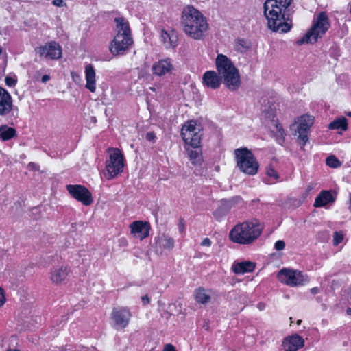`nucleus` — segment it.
<instances>
[{"mask_svg": "<svg viewBox=\"0 0 351 351\" xmlns=\"http://www.w3.org/2000/svg\"><path fill=\"white\" fill-rule=\"evenodd\" d=\"M215 63L217 73L213 71H206L203 76L204 84L215 89L223 82L230 90H237L241 86L240 75L232 61L226 56L218 54Z\"/></svg>", "mask_w": 351, "mask_h": 351, "instance_id": "f257e3e1", "label": "nucleus"}, {"mask_svg": "<svg viewBox=\"0 0 351 351\" xmlns=\"http://www.w3.org/2000/svg\"><path fill=\"white\" fill-rule=\"evenodd\" d=\"M292 0H267L264 3V14L268 27L274 32H287L292 23L291 11L289 8Z\"/></svg>", "mask_w": 351, "mask_h": 351, "instance_id": "f03ea898", "label": "nucleus"}, {"mask_svg": "<svg viewBox=\"0 0 351 351\" xmlns=\"http://www.w3.org/2000/svg\"><path fill=\"white\" fill-rule=\"evenodd\" d=\"M182 23L184 32L195 40L202 38L208 28V25L204 16L191 6L184 9Z\"/></svg>", "mask_w": 351, "mask_h": 351, "instance_id": "7ed1b4c3", "label": "nucleus"}, {"mask_svg": "<svg viewBox=\"0 0 351 351\" xmlns=\"http://www.w3.org/2000/svg\"><path fill=\"white\" fill-rule=\"evenodd\" d=\"M202 126L196 121L191 120L182 126L181 134L184 142L191 145L193 148H198L201 141ZM189 156L193 165H200L202 161L200 149L188 150Z\"/></svg>", "mask_w": 351, "mask_h": 351, "instance_id": "20e7f679", "label": "nucleus"}, {"mask_svg": "<svg viewBox=\"0 0 351 351\" xmlns=\"http://www.w3.org/2000/svg\"><path fill=\"white\" fill-rule=\"evenodd\" d=\"M263 228L259 221L253 219L237 225L230 232L229 237L233 242L249 244L261 235Z\"/></svg>", "mask_w": 351, "mask_h": 351, "instance_id": "39448f33", "label": "nucleus"}, {"mask_svg": "<svg viewBox=\"0 0 351 351\" xmlns=\"http://www.w3.org/2000/svg\"><path fill=\"white\" fill-rule=\"evenodd\" d=\"M117 34L110 46L114 56L123 54L132 44L133 40L128 21L123 17L114 19Z\"/></svg>", "mask_w": 351, "mask_h": 351, "instance_id": "423d86ee", "label": "nucleus"}, {"mask_svg": "<svg viewBox=\"0 0 351 351\" xmlns=\"http://www.w3.org/2000/svg\"><path fill=\"white\" fill-rule=\"evenodd\" d=\"M237 167L245 174L255 175L258 169L259 165L252 152L246 147L239 148L234 150Z\"/></svg>", "mask_w": 351, "mask_h": 351, "instance_id": "0eeeda50", "label": "nucleus"}, {"mask_svg": "<svg viewBox=\"0 0 351 351\" xmlns=\"http://www.w3.org/2000/svg\"><path fill=\"white\" fill-rule=\"evenodd\" d=\"M329 27L330 23L328 16L324 12L319 13L312 27L307 32L302 39L298 41V43H315L318 38L323 36Z\"/></svg>", "mask_w": 351, "mask_h": 351, "instance_id": "6e6552de", "label": "nucleus"}, {"mask_svg": "<svg viewBox=\"0 0 351 351\" xmlns=\"http://www.w3.org/2000/svg\"><path fill=\"white\" fill-rule=\"evenodd\" d=\"M108 153L109 159L106 162V173L105 176L108 179H111L123 171L124 166L123 156L117 148H110Z\"/></svg>", "mask_w": 351, "mask_h": 351, "instance_id": "1a4fd4ad", "label": "nucleus"}, {"mask_svg": "<svg viewBox=\"0 0 351 351\" xmlns=\"http://www.w3.org/2000/svg\"><path fill=\"white\" fill-rule=\"evenodd\" d=\"M18 114V108L13 105L10 95L0 87V115L12 119L16 118Z\"/></svg>", "mask_w": 351, "mask_h": 351, "instance_id": "9d476101", "label": "nucleus"}, {"mask_svg": "<svg viewBox=\"0 0 351 351\" xmlns=\"http://www.w3.org/2000/svg\"><path fill=\"white\" fill-rule=\"evenodd\" d=\"M313 122L314 117L311 115L305 114L298 118L295 134H298V141L302 147L308 141V135Z\"/></svg>", "mask_w": 351, "mask_h": 351, "instance_id": "9b49d317", "label": "nucleus"}, {"mask_svg": "<svg viewBox=\"0 0 351 351\" xmlns=\"http://www.w3.org/2000/svg\"><path fill=\"white\" fill-rule=\"evenodd\" d=\"M278 278L281 282L291 287L302 285L306 280L300 271L286 268L279 271Z\"/></svg>", "mask_w": 351, "mask_h": 351, "instance_id": "f8f14e48", "label": "nucleus"}, {"mask_svg": "<svg viewBox=\"0 0 351 351\" xmlns=\"http://www.w3.org/2000/svg\"><path fill=\"white\" fill-rule=\"evenodd\" d=\"M66 189L69 194L83 204L88 206L92 204L93 198L90 192L82 185H67Z\"/></svg>", "mask_w": 351, "mask_h": 351, "instance_id": "ddd939ff", "label": "nucleus"}, {"mask_svg": "<svg viewBox=\"0 0 351 351\" xmlns=\"http://www.w3.org/2000/svg\"><path fill=\"white\" fill-rule=\"evenodd\" d=\"M131 315L130 311L123 307H117L112 309L111 319L116 329L125 328L130 321Z\"/></svg>", "mask_w": 351, "mask_h": 351, "instance_id": "4468645a", "label": "nucleus"}, {"mask_svg": "<svg viewBox=\"0 0 351 351\" xmlns=\"http://www.w3.org/2000/svg\"><path fill=\"white\" fill-rule=\"evenodd\" d=\"M36 50L40 56L47 59H59L62 56L61 47L54 41L46 43L45 45L38 47Z\"/></svg>", "mask_w": 351, "mask_h": 351, "instance_id": "2eb2a0df", "label": "nucleus"}, {"mask_svg": "<svg viewBox=\"0 0 351 351\" xmlns=\"http://www.w3.org/2000/svg\"><path fill=\"white\" fill-rule=\"evenodd\" d=\"M304 344V339L298 334L286 337L282 342L285 351H296L302 348Z\"/></svg>", "mask_w": 351, "mask_h": 351, "instance_id": "dca6fc26", "label": "nucleus"}, {"mask_svg": "<svg viewBox=\"0 0 351 351\" xmlns=\"http://www.w3.org/2000/svg\"><path fill=\"white\" fill-rule=\"evenodd\" d=\"M173 69L170 59L161 60L155 62L152 66V72L154 75L162 76L169 73Z\"/></svg>", "mask_w": 351, "mask_h": 351, "instance_id": "f3484780", "label": "nucleus"}, {"mask_svg": "<svg viewBox=\"0 0 351 351\" xmlns=\"http://www.w3.org/2000/svg\"><path fill=\"white\" fill-rule=\"evenodd\" d=\"M336 199L335 193L333 194L330 191H322L317 196L314 202V207H323L328 204H332Z\"/></svg>", "mask_w": 351, "mask_h": 351, "instance_id": "a211bd4d", "label": "nucleus"}, {"mask_svg": "<svg viewBox=\"0 0 351 351\" xmlns=\"http://www.w3.org/2000/svg\"><path fill=\"white\" fill-rule=\"evenodd\" d=\"M131 232L134 237L143 239L148 236L149 226L142 221H134L130 225Z\"/></svg>", "mask_w": 351, "mask_h": 351, "instance_id": "6ab92c4d", "label": "nucleus"}, {"mask_svg": "<svg viewBox=\"0 0 351 351\" xmlns=\"http://www.w3.org/2000/svg\"><path fill=\"white\" fill-rule=\"evenodd\" d=\"M69 270L66 267H55L51 273V280L53 283L59 284L65 280Z\"/></svg>", "mask_w": 351, "mask_h": 351, "instance_id": "aec40b11", "label": "nucleus"}, {"mask_svg": "<svg viewBox=\"0 0 351 351\" xmlns=\"http://www.w3.org/2000/svg\"><path fill=\"white\" fill-rule=\"evenodd\" d=\"M255 267V263L251 261H243L236 263L232 265V269L235 274H243L246 272H251Z\"/></svg>", "mask_w": 351, "mask_h": 351, "instance_id": "412c9836", "label": "nucleus"}, {"mask_svg": "<svg viewBox=\"0 0 351 351\" xmlns=\"http://www.w3.org/2000/svg\"><path fill=\"white\" fill-rule=\"evenodd\" d=\"M160 40L166 48H174L177 46L178 38L173 32L169 33L165 30H162Z\"/></svg>", "mask_w": 351, "mask_h": 351, "instance_id": "4be33fe9", "label": "nucleus"}, {"mask_svg": "<svg viewBox=\"0 0 351 351\" xmlns=\"http://www.w3.org/2000/svg\"><path fill=\"white\" fill-rule=\"evenodd\" d=\"M86 87L92 93L95 91V72L91 64L86 66Z\"/></svg>", "mask_w": 351, "mask_h": 351, "instance_id": "5701e85b", "label": "nucleus"}, {"mask_svg": "<svg viewBox=\"0 0 351 351\" xmlns=\"http://www.w3.org/2000/svg\"><path fill=\"white\" fill-rule=\"evenodd\" d=\"M16 134V130L5 125L0 127V138L2 141H8L13 138Z\"/></svg>", "mask_w": 351, "mask_h": 351, "instance_id": "b1692460", "label": "nucleus"}, {"mask_svg": "<svg viewBox=\"0 0 351 351\" xmlns=\"http://www.w3.org/2000/svg\"><path fill=\"white\" fill-rule=\"evenodd\" d=\"M157 244L160 247L171 250L174 246V241L172 238L168 236L162 235L158 238Z\"/></svg>", "mask_w": 351, "mask_h": 351, "instance_id": "393cba45", "label": "nucleus"}, {"mask_svg": "<svg viewBox=\"0 0 351 351\" xmlns=\"http://www.w3.org/2000/svg\"><path fill=\"white\" fill-rule=\"evenodd\" d=\"M328 128L330 130L341 128L346 131L348 129L347 119L343 117L337 118L328 125Z\"/></svg>", "mask_w": 351, "mask_h": 351, "instance_id": "a878e982", "label": "nucleus"}, {"mask_svg": "<svg viewBox=\"0 0 351 351\" xmlns=\"http://www.w3.org/2000/svg\"><path fill=\"white\" fill-rule=\"evenodd\" d=\"M271 130V132L274 134L276 141L281 144L284 141L285 138V131L282 125L278 123H274V128Z\"/></svg>", "mask_w": 351, "mask_h": 351, "instance_id": "bb28decb", "label": "nucleus"}, {"mask_svg": "<svg viewBox=\"0 0 351 351\" xmlns=\"http://www.w3.org/2000/svg\"><path fill=\"white\" fill-rule=\"evenodd\" d=\"M195 296L197 302L201 304H206L210 299V295L202 288H199L195 291Z\"/></svg>", "mask_w": 351, "mask_h": 351, "instance_id": "cd10ccee", "label": "nucleus"}, {"mask_svg": "<svg viewBox=\"0 0 351 351\" xmlns=\"http://www.w3.org/2000/svg\"><path fill=\"white\" fill-rule=\"evenodd\" d=\"M229 208L226 206H219L214 213V217L217 221H220L228 212Z\"/></svg>", "mask_w": 351, "mask_h": 351, "instance_id": "c85d7f7f", "label": "nucleus"}, {"mask_svg": "<svg viewBox=\"0 0 351 351\" xmlns=\"http://www.w3.org/2000/svg\"><path fill=\"white\" fill-rule=\"evenodd\" d=\"M326 165L330 167L336 168L340 166L341 162L335 156L331 155L326 158Z\"/></svg>", "mask_w": 351, "mask_h": 351, "instance_id": "c756f323", "label": "nucleus"}, {"mask_svg": "<svg viewBox=\"0 0 351 351\" xmlns=\"http://www.w3.org/2000/svg\"><path fill=\"white\" fill-rule=\"evenodd\" d=\"M235 48L237 51L243 53L247 50L248 45L244 40H238L236 43Z\"/></svg>", "mask_w": 351, "mask_h": 351, "instance_id": "7c9ffc66", "label": "nucleus"}, {"mask_svg": "<svg viewBox=\"0 0 351 351\" xmlns=\"http://www.w3.org/2000/svg\"><path fill=\"white\" fill-rule=\"evenodd\" d=\"M182 311V308L180 304H179V308L176 304H169L167 308V312L169 315H173L175 313H180Z\"/></svg>", "mask_w": 351, "mask_h": 351, "instance_id": "2f4dec72", "label": "nucleus"}, {"mask_svg": "<svg viewBox=\"0 0 351 351\" xmlns=\"http://www.w3.org/2000/svg\"><path fill=\"white\" fill-rule=\"evenodd\" d=\"M266 174L269 177H270L271 178H274V180H278L279 178V175L278 172L271 166H268L267 167Z\"/></svg>", "mask_w": 351, "mask_h": 351, "instance_id": "473e14b6", "label": "nucleus"}, {"mask_svg": "<svg viewBox=\"0 0 351 351\" xmlns=\"http://www.w3.org/2000/svg\"><path fill=\"white\" fill-rule=\"evenodd\" d=\"M63 351H98L95 348H86L80 347L78 349L73 350L71 346H66L63 349Z\"/></svg>", "mask_w": 351, "mask_h": 351, "instance_id": "72a5a7b5", "label": "nucleus"}, {"mask_svg": "<svg viewBox=\"0 0 351 351\" xmlns=\"http://www.w3.org/2000/svg\"><path fill=\"white\" fill-rule=\"evenodd\" d=\"M343 239V237L342 234H341L339 232H335L334 233V236H333V243H334V245H339L340 243L342 242Z\"/></svg>", "mask_w": 351, "mask_h": 351, "instance_id": "f704fd0d", "label": "nucleus"}, {"mask_svg": "<svg viewBox=\"0 0 351 351\" xmlns=\"http://www.w3.org/2000/svg\"><path fill=\"white\" fill-rule=\"evenodd\" d=\"M285 247V243L283 241L279 240L275 243L274 247L276 250H282Z\"/></svg>", "mask_w": 351, "mask_h": 351, "instance_id": "c9c22d12", "label": "nucleus"}, {"mask_svg": "<svg viewBox=\"0 0 351 351\" xmlns=\"http://www.w3.org/2000/svg\"><path fill=\"white\" fill-rule=\"evenodd\" d=\"M5 84H6L8 86H14V85L16 84V81L14 79H13V78L10 77H8V76H7V77H5Z\"/></svg>", "mask_w": 351, "mask_h": 351, "instance_id": "e433bc0d", "label": "nucleus"}, {"mask_svg": "<svg viewBox=\"0 0 351 351\" xmlns=\"http://www.w3.org/2000/svg\"><path fill=\"white\" fill-rule=\"evenodd\" d=\"M156 138L155 134L152 132H147L146 134V139L149 141H152Z\"/></svg>", "mask_w": 351, "mask_h": 351, "instance_id": "4c0bfd02", "label": "nucleus"}, {"mask_svg": "<svg viewBox=\"0 0 351 351\" xmlns=\"http://www.w3.org/2000/svg\"><path fill=\"white\" fill-rule=\"evenodd\" d=\"M5 300L4 294H3V289L0 287V307L4 304Z\"/></svg>", "mask_w": 351, "mask_h": 351, "instance_id": "58836bf2", "label": "nucleus"}, {"mask_svg": "<svg viewBox=\"0 0 351 351\" xmlns=\"http://www.w3.org/2000/svg\"><path fill=\"white\" fill-rule=\"evenodd\" d=\"M163 351H176V348L171 344H166Z\"/></svg>", "mask_w": 351, "mask_h": 351, "instance_id": "ea45409f", "label": "nucleus"}, {"mask_svg": "<svg viewBox=\"0 0 351 351\" xmlns=\"http://www.w3.org/2000/svg\"><path fill=\"white\" fill-rule=\"evenodd\" d=\"M52 3L58 7H62L64 5H66V4L64 3L62 0H53Z\"/></svg>", "mask_w": 351, "mask_h": 351, "instance_id": "a19ab883", "label": "nucleus"}, {"mask_svg": "<svg viewBox=\"0 0 351 351\" xmlns=\"http://www.w3.org/2000/svg\"><path fill=\"white\" fill-rule=\"evenodd\" d=\"M201 245H203V246H208H208H210V245H211V241H210V239H208V238H205V239L202 241V242Z\"/></svg>", "mask_w": 351, "mask_h": 351, "instance_id": "79ce46f5", "label": "nucleus"}, {"mask_svg": "<svg viewBox=\"0 0 351 351\" xmlns=\"http://www.w3.org/2000/svg\"><path fill=\"white\" fill-rule=\"evenodd\" d=\"M141 300L144 304H148L149 302V298L147 295L143 296Z\"/></svg>", "mask_w": 351, "mask_h": 351, "instance_id": "37998d69", "label": "nucleus"}, {"mask_svg": "<svg viewBox=\"0 0 351 351\" xmlns=\"http://www.w3.org/2000/svg\"><path fill=\"white\" fill-rule=\"evenodd\" d=\"M319 291V289L318 287H313L311 289V293L313 295L318 293Z\"/></svg>", "mask_w": 351, "mask_h": 351, "instance_id": "c03bdc74", "label": "nucleus"}, {"mask_svg": "<svg viewBox=\"0 0 351 351\" xmlns=\"http://www.w3.org/2000/svg\"><path fill=\"white\" fill-rule=\"evenodd\" d=\"M49 79H50L49 75H43V77H42V82H43V83H46L47 81H49Z\"/></svg>", "mask_w": 351, "mask_h": 351, "instance_id": "a18cd8bd", "label": "nucleus"}, {"mask_svg": "<svg viewBox=\"0 0 351 351\" xmlns=\"http://www.w3.org/2000/svg\"><path fill=\"white\" fill-rule=\"evenodd\" d=\"M29 166L31 167L34 169H36V165L34 164V163L31 162V163L29 164Z\"/></svg>", "mask_w": 351, "mask_h": 351, "instance_id": "49530a36", "label": "nucleus"}, {"mask_svg": "<svg viewBox=\"0 0 351 351\" xmlns=\"http://www.w3.org/2000/svg\"><path fill=\"white\" fill-rule=\"evenodd\" d=\"M314 185H315L314 184H311L308 185L307 187V190L310 191V190L313 189L314 187Z\"/></svg>", "mask_w": 351, "mask_h": 351, "instance_id": "de8ad7c7", "label": "nucleus"}, {"mask_svg": "<svg viewBox=\"0 0 351 351\" xmlns=\"http://www.w3.org/2000/svg\"><path fill=\"white\" fill-rule=\"evenodd\" d=\"M258 307L260 310H263V307H264V304L260 303L258 304Z\"/></svg>", "mask_w": 351, "mask_h": 351, "instance_id": "09e8293b", "label": "nucleus"}, {"mask_svg": "<svg viewBox=\"0 0 351 351\" xmlns=\"http://www.w3.org/2000/svg\"><path fill=\"white\" fill-rule=\"evenodd\" d=\"M346 313L349 315H351V308H347Z\"/></svg>", "mask_w": 351, "mask_h": 351, "instance_id": "8fccbe9b", "label": "nucleus"}, {"mask_svg": "<svg viewBox=\"0 0 351 351\" xmlns=\"http://www.w3.org/2000/svg\"><path fill=\"white\" fill-rule=\"evenodd\" d=\"M91 121L94 123H95L97 122V119H96V117H91Z\"/></svg>", "mask_w": 351, "mask_h": 351, "instance_id": "3c124183", "label": "nucleus"}, {"mask_svg": "<svg viewBox=\"0 0 351 351\" xmlns=\"http://www.w3.org/2000/svg\"><path fill=\"white\" fill-rule=\"evenodd\" d=\"M349 204H350L349 209L351 210V193H350Z\"/></svg>", "mask_w": 351, "mask_h": 351, "instance_id": "603ef678", "label": "nucleus"}, {"mask_svg": "<svg viewBox=\"0 0 351 351\" xmlns=\"http://www.w3.org/2000/svg\"><path fill=\"white\" fill-rule=\"evenodd\" d=\"M75 226H76V223H73L72 224V228L73 229V231L75 230Z\"/></svg>", "mask_w": 351, "mask_h": 351, "instance_id": "864d4df0", "label": "nucleus"}, {"mask_svg": "<svg viewBox=\"0 0 351 351\" xmlns=\"http://www.w3.org/2000/svg\"><path fill=\"white\" fill-rule=\"evenodd\" d=\"M346 115L351 117V112H346Z\"/></svg>", "mask_w": 351, "mask_h": 351, "instance_id": "5fc2aeb1", "label": "nucleus"}, {"mask_svg": "<svg viewBox=\"0 0 351 351\" xmlns=\"http://www.w3.org/2000/svg\"><path fill=\"white\" fill-rule=\"evenodd\" d=\"M149 89L152 90V91H155V88L154 87H150Z\"/></svg>", "mask_w": 351, "mask_h": 351, "instance_id": "6e6d98bb", "label": "nucleus"}, {"mask_svg": "<svg viewBox=\"0 0 351 351\" xmlns=\"http://www.w3.org/2000/svg\"><path fill=\"white\" fill-rule=\"evenodd\" d=\"M204 327L206 328V330H208V325H206V324H205V325L204 326Z\"/></svg>", "mask_w": 351, "mask_h": 351, "instance_id": "4d7b16f0", "label": "nucleus"}, {"mask_svg": "<svg viewBox=\"0 0 351 351\" xmlns=\"http://www.w3.org/2000/svg\"><path fill=\"white\" fill-rule=\"evenodd\" d=\"M301 322H302V320L299 319V320H298L297 324H300Z\"/></svg>", "mask_w": 351, "mask_h": 351, "instance_id": "13d9d810", "label": "nucleus"}, {"mask_svg": "<svg viewBox=\"0 0 351 351\" xmlns=\"http://www.w3.org/2000/svg\"><path fill=\"white\" fill-rule=\"evenodd\" d=\"M7 351H19L18 350H8Z\"/></svg>", "mask_w": 351, "mask_h": 351, "instance_id": "bf43d9fd", "label": "nucleus"}]
</instances>
